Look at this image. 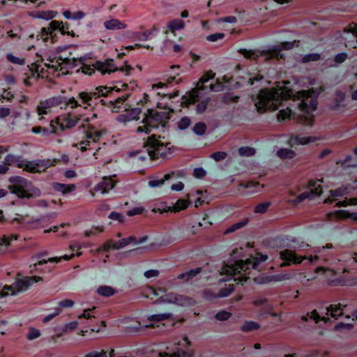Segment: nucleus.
Segmentation results:
<instances>
[{
    "label": "nucleus",
    "mask_w": 357,
    "mask_h": 357,
    "mask_svg": "<svg viewBox=\"0 0 357 357\" xmlns=\"http://www.w3.org/2000/svg\"><path fill=\"white\" fill-rule=\"evenodd\" d=\"M292 89L286 86L261 89L257 96L255 105L259 114L275 111L284 100L290 99Z\"/></svg>",
    "instance_id": "1"
},
{
    "label": "nucleus",
    "mask_w": 357,
    "mask_h": 357,
    "mask_svg": "<svg viewBox=\"0 0 357 357\" xmlns=\"http://www.w3.org/2000/svg\"><path fill=\"white\" fill-rule=\"evenodd\" d=\"M320 92L319 89L312 88L298 91L296 94L292 93L290 98L294 101L299 100L298 108L305 113H309L316 110Z\"/></svg>",
    "instance_id": "2"
},
{
    "label": "nucleus",
    "mask_w": 357,
    "mask_h": 357,
    "mask_svg": "<svg viewBox=\"0 0 357 357\" xmlns=\"http://www.w3.org/2000/svg\"><path fill=\"white\" fill-rule=\"evenodd\" d=\"M210 101L211 98L205 97L204 95V87L199 86L198 84L183 96L181 105L188 107L190 105L197 102L196 106L197 112L199 114H202L206 110Z\"/></svg>",
    "instance_id": "3"
},
{
    "label": "nucleus",
    "mask_w": 357,
    "mask_h": 357,
    "mask_svg": "<svg viewBox=\"0 0 357 357\" xmlns=\"http://www.w3.org/2000/svg\"><path fill=\"white\" fill-rule=\"evenodd\" d=\"M257 259H246L245 261L239 260L236 261L234 265H226L222 267L221 273L226 274L227 275H236L241 274L242 272L244 273L238 278H235V280L238 281H246L248 279V275L250 274L249 266L252 265V268H256L257 266Z\"/></svg>",
    "instance_id": "4"
},
{
    "label": "nucleus",
    "mask_w": 357,
    "mask_h": 357,
    "mask_svg": "<svg viewBox=\"0 0 357 357\" xmlns=\"http://www.w3.org/2000/svg\"><path fill=\"white\" fill-rule=\"evenodd\" d=\"M160 139V135H151L144 144L151 160L165 158L169 153L170 148L167 147L169 143L163 142Z\"/></svg>",
    "instance_id": "5"
},
{
    "label": "nucleus",
    "mask_w": 357,
    "mask_h": 357,
    "mask_svg": "<svg viewBox=\"0 0 357 357\" xmlns=\"http://www.w3.org/2000/svg\"><path fill=\"white\" fill-rule=\"evenodd\" d=\"M173 112L172 109L167 107L149 109L143 119V123L151 128H157L159 126H165Z\"/></svg>",
    "instance_id": "6"
},
{
    "label": "nucleus",
    "mask_w": 357,
    "mask_h": 357,
    "mask_svg": "<svg viewBox=\"0 0 357 357\" xmlns=\"http://www.w3.org/2000/svg\"><path fill=\"white\" fill-rule=\"evenodd\" d=\"M10 184L8 185V190L19 198H31L33 194L27 189V181L25 178L20 176H14L9 178Z\"/></svg>",
    "instance_id": "7"
},
{
    "label": "nucleus",
    "mask_w": 357,
    "mask_h": 357,
    "mask_svg": "<svg viewBox=\"0 0 357 357\" xmlns=\"http://www.w3.org/2000/svg\"><path fill=\"white\" fill-rule=\"evenodd\" d=\"M93 66L100 71L102 74L110 73L116 70L124 72L126 75H130L133 68L128 64L118 68L115 66L112 59H107L105 61H96L93 63Z\"/></svg>",
    "instance_id": "8"
},
{
    "label": "nucleus",
    "mask_w": 357,
    "mask_h": 357,
    "mask_svg": "<svg viewBox=\"0 0 357 357\" xmlns=\"http://www.w3.org/2000/svg\"><path fill=\"white\" fill-rule=\"evenodd\" d=\"M106 89L105 87H98L93 91H82L78 93L77 98L81 100L83 105H86L84 106V107L86 109L87 107L91 105V102L93 99H97L100 96H106V93L104 91Z\"/></svg>",
    "instance_id": "9"
},
{
    "label": "nucleus",
    "mask_w": 357,
    "mask_h": 357,
    "mask_svg": "<svg viewBox=\"0 0 357 357\" xmlns=\"http://www.w3.org/2000/svg\"><path fill=\"white\" fill-rule=\"evenodd\" d=\"M280 257L283 263L280 264L281 267L290 266L293 264H298L302 262L303 260L306 259L305 256L298 255L294 250L285 249L280 252Z\"/></svg>",
    "instance_id": "10"
},
{
    "label": "nucleus",
    "mask_w": 357,
    "mask_h": 357,
    "mask_svg": "<svg viewBox=\"0 0 357 357\" xmlns=\"http://www.w3.org/2000/svg\"><path fill=\"white\" fill-rule=\"evenodd\" d=\"M147 239V236L141 238L139 241L134 236H130L127 238H123L118 242L114 241H108L103 245L104 250H108L109 249H119L125 247L132 243H142Z\"/></svg>",
    "instance_id": "11"
},
{
    "label": "nucleus",
    "mask_w": 357,
    "mask_h": 357,
    "mask_svg": "<svg viewBox=\"0 0 357 357\" xmlns=\"http://www.w3.org/2000/svg\"><path fill=\"white\" fill-rule=\"evenodd\" d=\"M79 119L78 116L70 112L63 114L56 117V122L59 123L61 130L70 129L75 126Z\"/></svg>",
    "instance_id": "12"
},
{
    "label": "nucleus",
    "mask_w": 357,
    "mask_h": 357,
    "mask_svg": "<svg viewBox=\"0 0 357 357\" xmlns=\"http://www.w3.org/2000/svg\"><path fill=\"white\" fill-rule=\"evenodd\" d=\"M42 280L43 278L39 276L25 277L22 279L17 280L13 284V287L15 292L20 291L22 290L26 289L33 282H37Z\"/></svg>",
    "instance_id": "13"
},
{
    "label": "nucleus",
    "mask_w": 357,
    "mask_h": 357,
    "mask_svg": "<svg viewBox=\"0 0 357 357\" xmlns=\"http://www.w3.org/2000/svg\"><path fill=\"white\" fill-rule=\"evenodd\" d=\"M114 177H116V176L103 177L102 181L97 185L95 190L100 191L102 193L108 192L114 187L116 183V181L114 180Z\"/></svg>",
    "instance_id": "14"
},
{
    "label": "nucleus",
    "mask_w": 357,
    "mask_h": 357,
    "mask_svg": "<svg viewBox=\"0 0 357 357\" xmlns=\"http://www.w3.org/2000/svg\"><path fill=\"white\" fill-rule=\"evenodd\" d=\"M280 51L281 49L275 47L268 51H259V54L260 56L264 57L266 61H268L273 59L280 60L283 57L282 55L280 54Z\"/></svg>",
    "instance_id": "15"
},
{
    "label": "nucleus",
    "mask_w": 357,
    "mask_h": 357,
    "mask_svg": "<svg viewBox=\"0 0 357 357\" xmlns=\"http://www.w3.org/2000/svg\"><path fill=\"white\" fill-rule=\"evenodd\" d=\"M53 188L54 190L66 195L74 191L76 188V186L75 184L66 185L60 183H53Z\"/></svg>",
    "instance_id": "16"
},
{
    "label": "nucleus",
    "mask_w": 357,
    "mask_h": 357,
    "mask_svg": "<svg viewBox=\"0 0 357 357\" xmlns=\"http://www.w3.org/2000/svg\"><path fill=\"white\" fill-rule=\"evenodd\" d=\"M202 271V268L199 267L195 269L190 270L185 273L180 274L178 275V279L183 280V282H188L196 275L199 274Z\"/></svg>",
    "instance_id": "17"
},
{
    "label": "nucleus",
    "mask_w": 357,
    "mask_h": 357,
    "mask_svg": "<svg viewBox=\"0 0 357 357\" xmlns=\"http://www.w3.org/2000/svg\"><path fill=\"white\" fill-rule=\"evenodd\" d=\"M318 181H323V179L321 180H310L308 181L307 188L310 189V194L315 195L317 196L321 195L322 193V187L320 184H317Z\"/></svg>",
    "instance_id": "18"
},
{
    "label": "nucleus",
    "mask_w": 357,
    "mask_h": 357,
    "mask_svg": "<svg viewBox=\"0 0 357 357\" xmlns=\"http://www.w3.org/2000/svg\"><path fill=\"white\" fill-rule=\"evenodd\" d=\"M105 26L107 29L119 30L126 28V24L119 20L112 19L105 22Z\"/></svg>",
    "instance_id": "19"
},
{
    "label": "nucleus",
    "mask_w": 357,
    "mask_h": 357,
    "mask_svg": "<svg viewBox=\"0 0 357 357\" xmlns=\"http://www.w3.org/2000/svg\"><path fill=\"white\" fill-rule=\"evenodd\" d=\"M240 54H241L245 59H250L251 61H256L258 58L260 56L259 51L255 50H248L245 49H241L238 51Z\"/></svg>",
    "instance_id": "20"
},
{
    "label": "nucleus",
    "mask_w": 357,
    "mask_h": 357,
    "mask_svg": "<svg viewBox=\"0 0 357 357\" xmlns=\"http://www.w3.org/2000/svg\"><path fill=\"white\" fill-rule=\"evenodd\" d=\"M17 167L22 168L23 170L30 173H37L38 172H40V169H36L34 162H24L22 160L17 163Z\"/></svg>",
    "instance_id": "21"
},
{
    "label": "nucleus",
    "mask_w": 357,
    "mask_h": 357,
    "mask_svg": "<svg viewBox=\"0 0 357 357\" xmlns=\"http://www.w3.org/2000/svg\"><path fill=\"white\" fill-rule=\"evenodd\" d=\"M317 139L315 137H300L298 135L292 136L291 141L294 142L297 144L305 145L310 142H314Z\"/></svg>",
    "instance_id": "22"
},
{
    "label": "nucleus",
    "mask_w": 357,
    "mask_h": 357,
    "mask_svg": "<svg viewBox=\"0 0 357 357\" xmlns=\"http://www.w3.org/2000/svg\"><path fill=\"white\" fill-rule=\"evenodd\" d=\"M260 324L257 322L250 321H245L241 327L243 332L248 333L253 331H257L260 328Z\"/></svg>",
    "instance_id": "23"
},
{
    "label": "nucleus",
    "mask_w": 357,
    "mask_h": 357,
    "mask_svg": "<svg viewBox=\"0 0 357 357\" xmlns=\"http://www.w3.org/2000/svg\"><path fill=\"white\" fill-rule=\"evenodd\" d=\"M53 165V162L50 160H40L35 162L36 169H40V172L37 173L44 172L48 167Z\"/></svg>",
    "instance_id": "24"
},
{
    "label": "nucleus",
    "mask_w": 357,
    "mask_h": 357,
    "mask_svg": "<svg viewBox=\"0 0 357 357\" xmlns=\"http://www.w3.org/2000/svg\"><path fill=\"white\" fill-rule=\"evenodd\" d=\"M97 292L99 295L102 296H111L114 295L116 291L115 289L110 286H100L98 289Z\"/></svg>",
    "instance_id": "25"
},
{
    "label": "nucleus",
    "mask_w": 357,
    "mask_h": 357,
    "mask_svg": "<svg viewBox=\"0 0 357 357\" xmlns=\"http://www.w3.org/2000/svg\"><path fill=\"white\" fill-rule=\"evenodd\" d=\"M189 204L188 200L185 199H178L174 206L171 208L169 207L168 211H172L174 212L180 211L181 210L185 209ZM165 211H167V210H165Z\"/></svg>",
    "instance_id": "26"
},
{
    "label": "nucleus",
    "mask_w": 357,
    "mask_h": 357,
    "mask_svg": "<svg viewBox=\"0 0 357 357\" xmlns=\"http://www.w3.org/2000/svg\"><path fill=\"white\" fill-rule=\"evenodd\" d=\"M277 155L282 159H291L296 155V153L288 149H281L277 152Z\"/></svg>",
    "instance_id": "27"
},
{
    "label": "nucleus",
    "mask_w": 357,
    "mask_h": 357,
    "mask_svg": "<svg viewBox=\"0 0 357 357\" xmlns=\"http://www.w3.org/2000/svg\"><path fill=\"white\" fill-rule=\"evenodd\" d=\"M328 312H330L331 317L334 318H337L343 314L342 310L340 308V304L336 305H331L327 308Z\"/></svg>",
    "instance_id": "28"
},
{
    "label": "nucleus",
    "mask_w": 357,
    "mask_h": 357,
    "mask_svg": "<svg viewBox=\"0 0 357 357\" xmlns=\"http://www.w3.org/2000/svg\"><path fill=\"white\" fill-rule=\"evenodd\" d=\"M141 113V109L139 108H135L130 110H126V114L125 115V117L127 120H134V119H139V114Z\"/></svg>",
    "instance_id": "29"
},
{
    "label": "nucleus",
    "mask_w": 357,
    "mask_h": 357,
    "mask_svg": "<svg viewBox=\"0 0 357 357\" xmlns=\"http://www.w3.org/2000/svg\"><path fill=\"white\" fill-rule=\"evenodd\" d=\"M172 318V314H154L149 317L148 320L150 321L159 322Z\"/></svg>",
    "instance_id": "30"
},
{
    "label": "nucleus",
    "mask_w": 357,
    "mask_h": 357,
    "mask_svg": "<svg viewBox=\"0 0 357 357\" xmlns=\"http://www.w3.org/2000/svg\"><path fill=\"white\" fill-rule=\"evenodd\" d=\"M86 135L87 138L92 139L94 142H96L99 140L101 136V132L100 130H94V128H92L91 129L86 131Z\"/></svg>",
    "instance_id": "31"
},
{
    "label": "nucleus",
    "mask_w": 357,
    "mask_h": 357,
    "mask_svg": "<svg viewBox=\"0 0 357 357\" xmlns=\"http://www.w3.org/2000/svg\"><path fill=\"white\" fill-rule=\"evenodd\" d=\"M56 29H59V31H63V22L53 20L50 23L47 31H51L52 33H53Z\"/></svg>",
    "instance_id": "32"
},
{
    "label": "nucleus",
    "mask_w": 357,
    "mask_h": 357,
    "mask_svg": "<svg viewBox=\"0 0 357 357\" xmlns=\"http://www.w3.org/2000/svg\"><path fill=\"white\" fill-rule=\"evenodd\" d=\"M172 32H174L176 30L182 29L184 26V22L181 20H175L169 22L168 25Z\"/></svg>",
    "instance_id": "33"
},
{
    "label": "nucleus",
    "mask_w": 357,
    "mask_h": 357,
    "mask_svg": "<svg viewBox=\"0 0 357 357\" xmlns=\"http://www.w3.org/2000/svg\"><path fill=\"white\" fill-rule=\"evenodd\" d=\"M239 99V96H234L232 93H225L222 97V102L225 104L236 102Z\"/></svg>",
    "instance_id": "34"
},
{
    "label": "nucleus",
    "mask_w": 357,
    "mask_h": 357,
    "mask_svg": "<svg viewBox=\"0 0 357 357\" xmlns=\"http://www.w3.org/2000/svg\"><path fill=\"white\" fill-rule=\"evenodd\" d=\"M238 153L241 156L249 157L255 155V150L252 147L244 146L238 149Z\"/></svg>",
    "instance_id": "35"
},
{
    "label": "nucleus",
    "mask_w": 357,
    "mask_h": 357,
    "mask_svg": "<svg viewBox=\"0 0 357 357\" xmlns=\"http://www.w3.org/2000/svg\"><path fill=\"white\" fill-rule=\"evenodd\" d=\"M248 221H249L248 218H245L242 221H241L238 223L234 224L233 225H231L230 227H229L226 230V233L233 232L235 230L244 227L245 225H246L248 224Z\"/></svg>",
    "instance_id": "36"
},
{
    "label": "nucleus",
    "mask_w": 357,
    "mask_h": 357,
    "mask_svg": "<svg viewBox=\"0 0 357 357\" xmlns=\"http://www.w3.org/2000/svg\"><path fill=\"white\" fill-rule=\"evenodd\" d=\"M206 125L203 122L196 123L193 128V131L199 135H202L206 132Z\"/></svg>",
    "instance_id": "37"
},
{
    "label": "nucleus",
    "mask_w": 357,
    "mask_h": 357,
    "mask_svg": "<svg viewBox=\"0 0 357 357\" xmlns=\"http://www.w3.org/2000/svg\"><path fill=\"white\" fill-rule=\"evenodd\" d=\"M298 121L303 125L311 126L313 125L314 121V116H301L298 117Z\"/></svg>",
    "instance_id": "38"
},
{
    "label": "nucleus",
    "mask_w": 357,
    "mask_h": 357,
    "mask_svg": "<svg viewBox=\"0 0 357 357\" xmlns=\"http://www.w3.org/2000/svg\"><path fill=\"white\" fill-rule=\"evenodd\" d=\"M20 159L12 154H8L5 158L4 163L8 167L20 162Z\"/></svg>",
    "instance_id": "39"
},
{
    "label": "nucleus",
    "mask_w": 357,
    "mask_h": 357,
    "mask_svg": "<svg viewBox=\"0 0 357 357\" xmlns=\"http://www.w3.org/2000/svg\"><path fill=\"white\" fill-rule=\"evenodd\" d=\"M271 203L269 202H264L257 205L255 208L254 211L259 213H264L270 206Z\"/></svg>",
    "instance_id": "40"
},
{
    "label": "nucleus",
    "mask_w": 357,
    "mask_h": 357,
    "mask_svg": "<svg viewBox=\"0 0 357 357\" xmlns=\"http://www.w3.org/2000/svg\"><path fill=\"white\" fill-rule=\"evenodd\" d=\"M234 291V284H229L227 287L220 289L218 296L220 297H225L229 296L230 294H231Z\"/></svg>",
    "instance_id": "41"
},
{
    "label": "nucleus",
    "mask_w": 357,
    "mask_h": 357,
    "mask_svg": "<svg viewBox=\"0 0 357 357\" xmlns=\"http://www.w3.org/2000/svg\"><path fill=\"white\" fill-rule=\"evenodd\" d=\"M80 70L82 72L86 75H91L93 73H94L95 70H96L94 66H93L92 64H83L81 67Z\"/></svg>",
    "instance_id": "42"
},
{
    "label": "nucleus",
    "mask_w": 357,
    "mask_h": 357,
    "mask_svg": "<svg viewBox=\"0 0 357 357\" xmlns=\"http://www.w3.org/2000/svg\"><path fill=\"white\" fill-rule=\"evenodd\" d=\"M290 115L291 110L289 108H287L286 109L280 110L277 115V118L278 121H282L289 118Z\"/></svg>",
    "instance_id": "43"
},
{
    "label": "nucleus",
    "mask_w": 357,
    "mask_h": 357,
    "mask_svg": "<svg viewBox=\"0 0 357 357\" xmlns=\"http://www.w3.org/2000/svg\"><path fill=\"white\" fill-rule=\"evenodd\" d=\"M268 299L265 297H259L252 301V304L256 307L264 306L267 304Z\"/></svg>",
    "instance_id": "44"
},
{
    "label": "nucleus",
    "mask_w": 357,
    "mask_h": 357,
    "mask_svg": "<svg viewBox=\"0 0 357 357\" xmlns=\"http://www.w3.org/2000/svg\"><path fill=\"white\" fill-rule=\"evenodd\" d=\"M191 123V120L188 117H183L178 122V127L180 129H185L187 128Z\"/></svg>",
    "instance_id": "45"
},
{
    "label": "nucleus",
    "mask_w": 357,
    "mask_h": 357,
    "mask_svg": "<svg viewBox=\"0 0 357 357\" xmlns=\"http://www.w3.org/2000/svg\"><path fill=\"white\" fill-rule=\"evenodd\" d=\"M227 156V153L225 151L215 152L211 155V157L217 162L224 160Z\"/></svg>",
    "instance_id": "46"
},
{
    "label": "nucleus",
    "mask_w": 357,
    "mask_h": 357,
    "mask_svg": "<svg viewBox=\"0 0 357 357\" xmlns=\"http://www.w3.org/2000/svg\"><path fill=\"white\" fill-rule=\"evenodd\" d=\"M9 291L11 292V294H14L15 293V290L14 289L13 285L8 286L6 285L0 291V296H6L9 294Z\"/></svg>",
    "instance_id": "47"
},
{
    "label": "nucleus",
    "mask_w": 357,
    "mask_h": 357,
    "mask_svg": "<svg viewBox=\"0 0 357 357\" xmlns=\"http://www.w3.org/2000/svg\"><path fill=\"white\" fill-rule=\"evenodd\" d=\"M344 32L352 33L356 37H357V24L356 23H350L343 29Z\"/></svg>",
    "instance_id": "48"
},
{
    "label": "nucleus",
    "mask_w": 357,
    "mask_h": 357,
    "mask_svg": "<svg viewBox=\"0 0 357 357\" xmlns=\"http://www.w3.org/2000/svg\"><path fill=\"white\" fill-rule=\"evenodd\" d=\"M320 59V55L319 54H310L305 56L303 58V61L304 63L310 62V61H316Z\"/></svg>",
    "instance_id": "49"
},
{
    "label": "nucleus",
    "mask_w": 357,
    "mask_h": 357,
    "mask_svg": "<svg viewBox=\"0 0 357 357\" xmlns=\"http://www.w3.org/2000/svg\"><path fill=\"white\" fill-rule=\"evenodd\" d=\"M263 310L264 313L270 314L273 317H277L278 315L276 312H275L273 306L268 303V302L264 306Z\"/></svg>",
    "instance_id": "50"
},
{
    "label": "nucleus",
    "mask_w": 357,
    "mask_h": 357,
    "mask_svg": "<svg viewBox=\"0 0 357 357\" xmlns=\"http://www.w3.org/2000/svg\"><path fill=\"white\" fill-rule=\"evenodd\" d=\"M40 333L38 329L34 328H29V333L27 334V338L29 340H33L40 336Z\"/></svg>",
    "instance_id": "51"
},
{
    "label": "nucleus",
    "mask_w": 357,
    "mask_h": 357,
    "mask_svg": "<svg viewBox=\"0 0 357 357\" xmlns=\"http://www.w3.org/2000/svg\"><path fill=\"white\" fill-rule=\"evenodd\" d=\"M231 314L227 311H221L215 315V318L220 321H225L230 318Z\"/></svg>",
    "instance_id": "52"
},
{
    "label": "nucleus",
    "mask_w": 357,
    "mask_h": 357,
    "mask_svg": "<svg viewBox=\"0 0 357 357\" xmlns=\"http://www.w3.org/2000/svg\"><path fill=\"white\" fill-rule=\"evenodd\" d=\"M192 356H193L192 353H190V352H187V351L181 350V351H178L177 352L174 353L173 354L170 355L169 357H192Z\"/></svg>",
    "instance_id": "53"
},
{
    "label": "nucleus",
    "mask_w": 357,
    "mask_h": 357,
    "mask_svg": "<svg viewBox=\"0 0 357 357\" xmlns=\"http://www.w3.org/2000/svg\"><path fill=\"white\" fill-rule=\"evenodd\" d=\"M109 218L112 220H118L119 222H123L124 218L122 214L117 212H112L109 215Z\"/></svg>",
    "instance_id": "54"
},
{
    "label": "nucleus",
    "mask_w": 357,
    "mask_h": 357,
    "mask_svg": "<svg viewBox=\"0 0 357 357\" xmlns=\"http://www.w3.org/2000/svg\"><path fill=\"white\" fill-rule=\"evenodd\" d=\"M32 131L35 133H49V128L43 126H36L32 128Z\"/></svg>",
    "instance_id": "55"
},
{
    "label": "nucleus",
    "mask_w": 357,
    "mask_h": 357,
    "mask_svg": "<svg viewBox=\"0 0 357 357\" xmlns=\"http://www.w3.org/2000/svg\"><path fill=\"white\" fill-rule=\"evenodd\" d=\"M193 176L198 178H202L206 176V172L202 168H196L194 169Z\"/></svg>",
    "instance_id": "56"
},
{
    "label": "nucleus",
    "mask_w": 357,
    "mask_h": 357,
    "mask_svg": "<svg viewBox=\"0 0 357 357\" xmlns=\"http://www.w3.org/2000/svg\"><path fill=\"white\" fill-rule=\"evenodd\" d=\"M224 36H225L224 33H217L211 34V35H209L208 36H207V40L209 41H211V42H215L218 39L223 38Z\"/></svg>",
    "instance_id": "57"
},
{
    "label": "nucleus",
    "mask_w": 357,
    "mask_h": 357,
    "mask_svg": "<svg viewBox=\"0 0 357 357\" xmlns=\"http://www.w3.org/2000/svg\"><path fill=\"white\" fill-rule=\"evenodd\" d=\"M150 293H151L154 295L158 294L156 289H155L154 288H153L151 286H147L146 288H144L142 294L144 296L149 298Z\"/></svg>",
    "instance_id": "58"
},
{
    "label": "nucleus",
    "mask_w": 357,
    "mask_h": 357,
    "mask_svg": "<svg viewBox=\"0 0 357 357\" xmlns=\"http://www.w3.org/2000/svg\"><path fill=\"white\" fill-rule=\"evenodd\" d=\"M347 54L346 53H340L335 56L334 61L336 63H341L347 59Z\"/></svg>",
    "instance_id": "59"
},
{
    "label": "nucleus",
    "mask_w": 357,
    "mask_h": 357,
    "mask_svg": "<svg viewBox=\"0 0 357 357\" xmlns=\"http://www.w3.org/2000/svg\"><path fill=\"white\" fill-rule=\"evenodd\" d=\"M56 121V118L54 120H51L50 121L49 133H56V126L59 125V123Z\"/></svg>",
    "instance_id": "60"
},
{
    "label": "nucleus",
    "mask_w": 357,
    "mask_h": 357,
    "mask_svg": "<svg viewBox=\"0 0 357 357\" xmlns=\"http://www.w3.org/2000/svg\"><path fill=\"white\" fill-rule=\"evenodd\" d=\"M11 109L8 107H0V119H4L10 116Z\"/></svg>",
    "instance_id": "61"
},
{
    "label": "nucleus",
    "mask_w": 357,
    "mask_h": 357,
    "mask_svg": "<svg viewBox=\"0 0 357 357\" xmlns=\"http://www.w3.org/2000/svg\"><path fill=\"white\" fill-rule=\"evenodd\" d=\"M310 192H304L301 193V195H299L294 202L296 204L301 203L304 199L308 198L310 197Z\"/></svg>",
    "instance_id": "62"
},
{
    "label": "nucleus",
    "mask_w": 357,
    "mask_h": 357,
    "mask_svg": "<svg viewBox=\"0 0 357 357\" xmlns=\"http://www.w3.org/2000/svg\"><path fill=\"white\" fill-rule=\"evenodd\" d=\"M90 146L89 141H82L79 145L76 144L75 146H78V148L82 151H85L87 150V146Z\"/></svg>",
    "instance_id": "63"
},
{
    "label": "nucleus",
    "mask_w": 357,
    "mask_h": 357,
    "mask_svg": "<svg viewBox=\"0 0 357 357\" xmlns=\"http://www.w3.org/2000/svg\"><path fill=\"white\" fill-rule=\"evenodd\" d=\"M159 275L158 270H150L144 273V276L147 278L157 277Z\"/></svg>",
    "instance_id": "64"
}]
</instances>
